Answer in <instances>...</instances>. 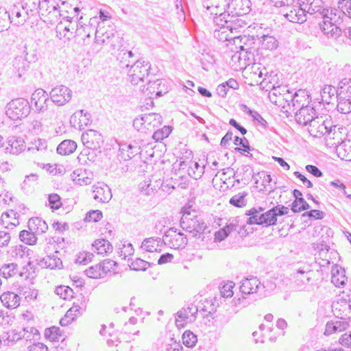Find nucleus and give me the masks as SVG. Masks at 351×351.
Instances as JSON below:
<instances>
[{
    "mask_svg": "<svg viewBox=\"0 0 351 351\" xmlns=\"http://www.w3.org/2000/svg\"><path fill=\"white\" fill-rule=\"evenodd\" d=\"M82 307L79 305H73L66 313L64 317L60 320V324L62 326H66L70 324L75 317L81 314Z\"/></svg>",
    "mask_w": 351,
    "mask_h": 351,
    "instance_id": "obj_42",
    "label": "nucleus"
},
{
    "mask_svg": "<svg viewBox=\"0 0 351 351\" xmlns=\"http://www.w3.org/2000/svg\"><path fill=\"white\" fill-rule=\"evenodd\" d=\"M309 96L303 90H298L291 96V103L293 110H298L309 105Z\"/></svg>",
    "mask_w": 351,
    "mask_h": 351,
    "instance_id": "obj_30",
    "label": "nucleus"
},
{
    "mask_svg": "<svg viewBox=\"0 0 351 351\" xmlns=\"http://www.w3.org/2000/svg\"><path fill=\"white\" fill-rule=\"evenodd\" d=\"M182 339L183 344L188 348H193L197 341V336L190 330L185 331Z\"/></svg>",
    "mask_w": 351,
    "mask_h": 351,
    "instance_id": "obj_58",
    "label": "nucleus"
},
{
    "mask_svg": "<svg viewBox=\"0 0 351 351\" xmlns=\"http://www.w3.org/2000/svg\"><path fill=\"white\" fill-rule=\"evenodd\" d=\"M163 243L171 248H183L187 244L186 237L181 232H177L175 228H170L165 232L163 238Z\"/></svg>",
    "mask_w": 351,
    "mask_h": 351,
    "instance_id": "obj_9",
    "label": "nucleus"
},
{
    "mask_svg": "<svg viewBox=\"0 0 351 351\" xmlns=\"http://www.w3.org/2000/svg\"><path fill=\"white\" fill-rule=\"evenodd\" d=\"M45 337L50 341H59V339L62 337L60 328L52 326L46 328L45 330Z\"/></svg>",
    "mask_w": 351,
    "mask_h": 351,
    "instance_id": "obj_57",
    "label": "nucleus"
},
{
    "mask_svg": "<svg viewBox=\"0 0 351 351\" xmlns=\"http://www.w3.org/2000/svg\"><path fill=\"white\" fill-rule=\"evenodd\" d=\"M338 89L331 85H325L321 90V97L323 101L329 104L332 97L337 96Z\"/></svg>",
    "mask_w": 351,
    "mask_h": 351,
    "instance_id": "obj_49",
    "label": "nucleus"
},
{
    "mask_svg": "<svg viewBox=\"0 0 351 351\" xmlns=\"http://www.w3.org/2000/svg\"><path fill=\"white\" fill-rule=\"evenodd\" d=\"M142 91L149 96L150 98L155 95L156 97H159L168 92L167 87L165 85V81L162 79H157L152 81L148 80L147 86H143Z\"/></svg>",
    "mask_w": 351,
    "mask_h": 351,
    "instance_id": "obj_14",
    "label": "nucleus"
},
{
    "mask_svg": "<svg viewBox=\"0 0 351 351\" xmlns=\"http://www.w3.org/2000/svg\"><path fill=\"white\" fill-rule=\"evenodd\" d=\"M77 148V143L72 140H64L57 147V153L62 155H69L74 152Z\"/></svg>",
    "mask_w": 351,
    "mask_h": 351,
    "instance_id": "obj_45",
    "label": "nucleus"
},
{
    "mask_svg": "<svg viewBox=\"0 0 351 351\" xmlns=\"http://www.w3.org/2000/svg\"><path fill=\"white\" fill-rule=\"evenodd\" d=\"M348 326L349 324L346 319L328 322L326 325L324 335L328 336L333 333L342 332L347 329Z\"/></svg>",
    "mask_w": 351,
    "mask_h": 351,
    "instance_id": "obj_31",
    "label": "nucleus"
},
{
    "mask_svg": "<svg viewBox=\"0 0 351 351\" xmlns=\"http://www.w3.org/2000/svg\"><path fill=\"white\" fill-rule=\"evenodd\" d=\"M145 128L147 130L152 131L162 123V117L158 113H149L143 114Z\"/></svg>",
    "mask_w": 351,
    "mask_h": 351,
    "instance_id": "obj_38",
    "label": "nucleus"
},
{
    "mask_svg": "<svg viewBox=\"0 0 351 351\" xmlns=\"http://www.w3.org/2000/svg\"><path fill=\"white\" fill-rule=\"evenodd\" d=\"M239 222L240 219L239 217L229 220V223L223 228V237H227L231 232L237 230V228L241 229L243 227V224H239Z\"/></svg>",
    "mask_w": 351,
    "mask_h": 351,
    "instance_id": "obj_53",
    "label": "nucleus"
},
{
    "mask_svg": "<svg viewBox=\"0 0 351 351\" xmlns=\"http://www.w3.org/2000/svg\"><path fill=\"white\" fill-rule=\"evenodd\" d=\"M73 180L79 185L90 184L91 181L89 178L84 176L81 169H77L71 174Z\"/></svg>",
    "mask_w": 351,
    "mask_h": 351,
    "instance_id": "obj_56",
    "label": "nucleus"
},
{
    "mask_svg": "<svg viewBox=\"0 0 351 351\" xmlns=\"http://www.w3.org/2000/svg\"><path fill=\"white\" fill-rule=\"evenodd\" d=\"M40 0H23L20 4L23 12L29 17L36 16L38 12Z\"/></svg>",
    "mask_w": 351,
    "mask_h": 351,
    "instance_id": "obj_40",
    "label": "nucleus"
},
{
    "mask_svg": "<svg viewBox=\"0 0 351 351\" xmlns=\"http://www.w3.org/2000/svg\"><path fill=\"white\" fill-rule=\"evenodd\" d=\"M22 338L26 341L36 340L40 335L38 330L34 327H26L21 332Z\"/></svg>",
    "mask_w": 351,
    "mask_h": 351,
    "instance_id": "obj_59",
    "label": "nucleus"
},
{
    "mask_svg": "<svg viewBox=\"0 0 351 351\" xmlns=\"http://www.w3.org/2000/svg\"><path fill=\"white\" fill-rule=\"evenodd\" d=\"M230 8L233 7V12L237 16H241L250 11L251 2L250 0H232Z\"/></svg>",
    "mask_w": 351,
    "mask_h": 351,
    "instance_id": "obj_39",
    "label": "nucleus"
},
{
    "mask_svg": "<svg viewBox=\"0 0 351 351\" xmlns=\"http://www.w3.org/2000/svg\"><path fill=\"white\" fill-rule=\"evenodd\" d=\"M232 15L230 14L229 12L227 13L226 19H223V22H219V25H222L223 27H226L230 30L231 32H233V30L237 31L239 28L244 27L247 23L239 18L240 16H237L231 11Z\"/></svg>",
    "mask_w": 351,
    "mask_h": 351,
    "instance_id": "obj_19",
    "label": "nucleus"
},
{
    "mask_svg": "<svg viewBox=\"0 0 351 351\" xmlns=\"http://www.w3.org/2000/svg\"><path fill=\"white\" fill-rule=\"evenodd\" d=\"M312 271L311 270H305L299 269L296 272L292 274V286L293 288L298 291H304L307 289L309 282L311 280Z\"/></svg>",
    "mask_w": 351,
    "mask_h": 351,
    "instance_id": "obj_12",
    "label": "nucleus"
},
{
    "mask_svg": "<svg viewBox=\"0 0 351 351\" xmlns=\"http://www.w3.org/2000/svg\"><path fill=\"white\" fill-rule=\"evenodd\" d=\"M10 13L5 8L0 7V32L7 30L10 24Z\"/></svg>",
    "mask_w": 351,
    "mask_h": 351,
    "instance_id": "obj_55",
    "label": "nucleus"
},
{
    "mask_svg": "<svg viewBox=\"0 0 351 351\" xmlns=\"http://www.w3.org/2000/svg\"><path fill=\"white\" fill-rule=\"evenodd\" d=\"M299 5L306 8V14H316V17L321 18L323 8L322 0H299Z\"/></svg>",
    "mask_w": 351,
    "mask_h": 351,
    "instance_id": "obj_23",
    "label": "nucleus"
},
{
    "mask_svg": "<svg viewBox=\"0 0 351 351\" xmlns=\"http://www.w3.org/2000/svg\"><path fill=\"white\" fill-rule=\"evenodd\" d=\"M328 145L330 146H335L337 153L342 160L347 161H351V140H343L339 142V140L337 142L328 143Z\"/></svg>",
    "mask_w": 351,
    "mask_h": 351,
    "instance_id": "obj_21",
    "label": "nucleus"
},
{
    "mask_svg": "<svg viewBox=\"0 0 351 351\" xmlns=\"http://www.w3.org/2000/svg\"><path fill=\"white\" fill-rule=\"evenodd\" d=\"M10 13V23L16 25L23 24L29 17L23 12L21 4L14 5Z\"/></svg>",
    "mask_w": 351,
    "mask_h": 351,
    "instance_id": "obj_32",
    "label": "nucleus"
},
{
    "mask_svg": "<svg viewBox=\"0 0 351 351\" xmlns=\"http://www.w3.org/2000/svg\"><path fill=\"white\" fill-rule=\"evenodd\" d=\"M31 110V106L27 99L17 98L7 105L6 114L12 120L27 117Z\"/></svg>",
    "mask_w": 351,
    "mask_h": 351,
    "instance_id": "obj_5",
    "label": "nucleus"
},
{
    "mask_svg": "<svg viewBox=\"0 0 351 351\" xmlns=\"http://www.w3.org/2000/svg\"><path fill=\"white\" fill-rule=\"evenodd\" d=\"M93 246L95 249V252L98 254L104 255L112 251V245L108 240L104 239L95 241Z\"/></svg>",
    "mask_w": 351,
    "mask_h": 351,
    "instance_id": "obj_46",
    "label": "nucleus"
},
{
    "mask_svg": "<svg viewBox=\"0 0 351 351\" xmlns=\"http://www.w3.org/2000/svg\"><path fill=\"white\" fill-rule=\"evenodd\" d=\"M49 95L42 89H36L31 96V106L35 112H44L47 110Z\"/></svg>",
    "mask_w": 351,
    "mask_h": 351,
    "instance_id": "obj_11",
    "label": "nucleus"
},
{
    "mask_svg": "<svg viewBox=\"0 0 351 351\" xmlns=\"http://www.w3.org/2000/svg\"><path fill=\"white\" fill-rule=\"evenodd\" d=\"M19 214L14 210H10L1 215L0 226L4 229H13L19 224Z\"/></svg>",
    "mask_w": 351,
    "mask_h": 351,
    "instance_id": "obj_20",
    "label": "nucleus"
},
{
    "mask_svg": "<svg viewBox=\"0 0 351 351\" xmlns=\"http://www.w3.org/2000/svg\"><path fill=\"white\" fill-rule=\"evenodd\" d=\"M334 315L341 319H347L351 317V300L340 298L332 304Z\"/></svg>",
    "mask_w": 351,
    "mask_h": 351,
    "instance_id": "obj_15",
    "label": "nucleus"
},
{
    "mask_svg": "<svg viewBox=\"0 0 351 351\" xmlns=\"http://www.w3.org/2000/svg\"><path fill=\"white\" fill-rule=\"evenodd\" d=\"M90 27L88 26H81L80 27H77L75 29V36L76 40L79 39L80 37H82L81 40H82L81 42L80 40H79L77 42L81 44L82 45H88L90 43V32H88V29Z\"/></svg>",
    "mask_w": 351,
    "mask_h": 351,
    "instance_id": "obj_48",
    "label": "nucleus"
},
{
    "mask_svg": "<svg viewBox=\"0 0 351 351\" xmlns=\"http://www.w3.org/2000/svg\"><path fill=\"white\" fill-rule=\"evenodd\" d=\"M319 26L324 34L329 38L337 39L342 33L339 25H337L335 23H330L323 21L322 23H319Z\"/></svg>",
    "mask_w": 351,
    "mask_h": 351,
    "instance_id": "obj_29",
    "label": "nucleus"
},
{
    "mask_svg": "<svg viewBox=\"0 0 351 351\" xmlns=\"http://www.w3.org/2000/svg\"><path fill=\"white\" fill-rule=\"evenodd\" d=\"M141 153V147L137 143L122 144L119 147L118 156L123 160L132 159Z\"/></svg>",
    "mask_w": 351,
    "mask_h": 351,
    "instance_id": "obj_22",
    "label": "nucleus"
},
{
    "mask_svg": "<svg viewBox=\"0 0 351 351\" xmlns=\"http://www.w3.org/2000/svg\"><path fill=\"white\" fill-rule=\"evenodd\" d=\"M151 64L143 60H136L126 72L130 82L137 85L149 77Z\"/></svg>",
    "mask_w": 351,
    "mask_h": 351,
    "instance_id": "obj_4",
    "label": "nucleus"
},
{
    "mask_svg": "<svg viewBox=\"0 0 351 351\" xmlns=\"http://www.w3.org/2000/svg\"><path fill=\"white\" fill-rule=\"evenodd\" d=\"M134 53L132 51L121 49L119 52L117 60L119 62V67L123 72H127L136 60H133Z\"/></svg>",
    "mask_w": 351,
    "mask_h": 351,
    "instance_id": "obj_24",
    "label": "nucleus"
},
{
    "mask_svg": "<svg viewBox=\"0 0 351 351\" xmlns=\"http://www.w3.org/2000/svg\"><path fill=\"white\" fill-rule=\"evenodd\" d=\"M180 226L184 230L191 234L193 237H199L207 228L204 221L197 216L195 210L191 213L186 210H183Z\"/></svg>",
    "mask_w": 351,
    "mask_h": 351,
    "instance_id": "obj_1",
    "label": "nucleus"
},
{
    "mask_svg": "<svg viewBox=\"0 0 351 351\" xmlns=\"http://www.w3.org/2000/svg\"><path fill=\"white\" fill-rule=\"evenodd\" d=\"M95 42L98 44L110 43L111 46L114 49L119 46L121 43V38L115 29L112 27H108L106 29L101 27L99 24V28L95 32Z\"/></svg>",
    "mask_w": 351,
    "mask_h": 351,
    "instance_id": "obj_8",
    "label": "nucleus"
},
{
    "mask_svg": "<svg viewBox=\"0 0 351 351\" xmlns=\"http://www.w3.org/2000/svg\"><path fill=\"white\" fill-rule=\"evenodd\" d=\"M240 290L243 294L254 293H259L261 294L262 293L261 282L256 277L247 278L242 281Z\"/></svg>",
    "mask_w": 351,
    "mask_h": 351,
    "instance_id": "obj_18",
    "label": "nucleus"
},
{
    "mask_svg": "<svg viewBox=\"0 0 351 351\" xmlns=\"http://www.w3.org/2000/svg\"><path fill=\"white\" fill-rule=\"evenodd\" d=\"M316 114L314 108L311 105H308L296 110L295 119L300 125H308L318 116Z\"/></svg>",
    "mask_w": 351,
    "mask_h": 351,
    "instance_id": "obj_16",
    "label": "nucleus"
},
{
    "mask_svg": "<svg viewBox=\"0 0 351 351\" xmlns=\"http://www.w3.org/2000/svg\"><path fill=\"white\" fill-rule=\"evenodd\" d=\"M28 250H29L27 247L19 245L12 247L10 253L13 258H15L16 259H22L28 255Z\"/></svg>",
    "mask_w": 351,
    "mask_h": 351,
    "instance_id": "obj_61",
    "label": "nucleus"
},
{
    "mask_svg": "<svg viewBox=\"0 0 351 351\" xmlns=\"http://www.w3.org/2000/svg\"><path fill=\"white\" fill-rule=\"evenodd\" d=\"M252 47H245L244 45H240V51L236 53L233 58H237L243 64L250 65L254 62V53L251 51Z\"/></svg>",
    "mask_w": 351,
    "mask_h": 351,
    "instance_id": "obj_41",
    "label": "nucleus"
},
{
    "mask_svg": "<svg viewBox=\"0 0 351 351\" xmlns=\"http://www.w3.org/2000/svg\"><path fill=\"white\" fill-rule=\"evenodd\" d=\"M28 229L34 232L37 236L45 233L48 230V226L45 221L40 217H32L27 223Z\"/></svg>",
    "mask_w": 351,
    "mask_h": 351,
    "instance_id": "obj_28",
    "label": "nucleus"
},
{
    "mask_svg": "<svg viewBox=\"0 0 351 351\" xmlns=\"http://www.w3.org/2000/svg\"><path fill=\"white\" fill-rule=\"evenodd\" d=\"M19 237L23 243L29 245L36 244L38 240L37 235L29 229L28 230H23L21 231Z\"/></svg>",
    "mask_w": 351,
    "mask_h": 351,
    "instance_id": "obj_51",
    "label": "nucleus"
},
{
    "mask_svg": "<svg viewBox=\"0 0 351 351\" xmlns=\"http://www.w3.org/2000/svg\"><path fill=\"white\" fill-rule=\"evenodd\" d=\"M234 143L236 145H239L241 147H236L235 150L241 154L247 153L250 154V151L251 150L250 146L249 145V142L247 139L245 137L240 138L239 136H235L234 140Z\"/></svg>",
    "mask_w": 351,
    "mask_h": 351,
    "instance_id": "obj_54",
    "label": "nucleus"
},
{
    "mask_svg": "<svg viewBox=\"0 0 351 351\" xmlns=\"http://www.w3.org/2000/svg\"><path fill=\"white\" fill-rule=\"evenodd\" d=\"M93 193V198L100 202H108L112 197L110 189L106 184L94 186Z\"/></svg>",
    "mask_w": 351,
    "mask_h": 351,
    "instance_id": "obj_35",
    "label": "nucleus"
},
{
    "mask_svg": "<svg viewBox=\"0 0 351 351\" xmlns=\"http://www.w3.org/2000/svg\"><path fill=\"white\" fill-rule=\"evenodd\" d=\"M336 125H333L330 119L317 116L308 125V131L315 138H320L325 135L335 134Z\"/></svg>",
    "mask_w": 351,
    "mask_h": 351,
    "instance_id": "obj_3",
    "label": "nucleus"
},
{
    "mask_svg": "<svg viewBox=\"0 0 351 351\" xmlns=\"http://www.w3.org/2000/svg\"><path fill=\"white\" fill-rule=\"evenodd\" d=\"M75 27L71 26V24L64 25L62 23L58 24L56 27V36L59 39L64 38L66 40H70L73 36V30Z\"/></svg>",
    "mask_w": 351,
    "mask_h": 351,
    "instance_id": "obj_44",
    "label": "nucleus"
},
{
    "mask_svg": "<svg viewBox=\"0 0 351 351\" xmlns=\"http://www.w3.org/2000/svg\"><path fill=\"white\" fill-rule=\"evenodd\" d=\"M99 267H101V271H102V275L104 276L108 272H110L114 270L115 267H117V263L114 261L110 259L104 260L102 262L99 263Z\"/></svg>",
    "mask_w": 351,
    "mask_h": 351,
    "instance_id": "obj_63",
    "label": "nucleus"
},
{
    "mask_svg": "<svg viewBox=\"0 0 351 351\" xmlns=\"http://www.w3.org/2000/svg\"><path fill=\"white\" fill-rule=\"evenodd\" d=\"M0 300L8 308H15L20 304V297L14 292L8 291L0 296Z\"/></svg>",
    "mask_w": 351,
    "mask_h": 351,
    "instance_id": "obj_37",
    "label": "nucleus"
},
{
    "mask_svg": "<svg viewBox=\"0 0 351 351\" xmlns=\"http://www.w3.org/2000/svg\"><path fill=\"white\" fill-rule=\"evenodd\" d=\"M82 141L86 148L94 152L101 147L103 144V136L94 130H88L82 135Z\"/></svg>",
    "mask_w": 351,
    "mask_h": 351,
    "instance_id": "obj_13",
    "label": "nucleus"
},
{
    "mask_svg": "<svg viewBox=\"0 0 351 351\" xmlns=\"http://www.w3.org/2000/svg\"><path fill=\"white\" fill-rule=\"evenodd\" d=\"M341 90V93H338L337 99V109L338 112L341 114H346L351 110V97H350L348 93Z\"/></svg>",
    "mask_w": 351,
    "mask_h": 351,
    "instance_id": "obj_33",
    "label": "nucleus"
},
{
    "mask_svg": "<svg viewBox=\"0 0 351 351\" xmlns=\"http://www.w3.org/2000/svg\"><path fill=\"white\" fill-rule=\"evenodd\" d=\"M162 243L163 240L160 237H149L143 240L141 247L149 252H160Z\"/></svg>",
    "mask_w": 351,
    "mask_h": 351,
    "instance_id": "obj_36",
    "label": "nucleus"
},
{
    "mask_svg": "<svg viewBox=\"0 0 351 351\" xmlns=\"http://www.w3.org/2000/svg\"><path fill=\"white\" fill-rule=\"evenodd\" d=\"M233 42L237 48L240 49V45H244L245 47H251L252 45L254 44V38L245 35L239 36L234 37Z\"/></svg>",
    "mask_w": 351,
    "mask_h": 351,
    "instance_id": "obj_60",
    "label": "nucleus"
},
{
    "mask_svg": "<svg viewBox=\"0 0 351 351\" xmlns=\"http://www.w3.org/2000/svg\"><path fill=\"white\" fill-rule=\"evenodd\" d=\"M172 131L170 126H164L162 129L157 130L152 135V137L156 141H160L169 136Z\"/></svg>",
    "mask_w": 351,
    "mask_h": 351,
    "instance_id": "obj_64",
    "label": "nucleus"
},
{
    "mask_svg": "<svg viewBox=\"0 0 351 351\" xmlns=\"http://www.w3.org/2000/svg\"><path fill=\"white\" fill-rule=\"evenodd\" d=\"M247 193L245 191L240 192L234 195H233L229 200V203L237 208H242L246 206L247 204Z\"/></svg>",
    "mask_w": 351,
    "mask_h": 351,
    "instance_id": "obj_50",
    "label": "nucleus"
},
{
    "mask_svg": "<svg viewBox=\"0 0 351 351\" xmlns=\"http://www.w3.org/2000/svg\"><path fill=\"white\" fill-rule=\"evenodd\" d=\"M25 144L24 140L19 136H11L8 140V147L6 150L10 149V153L14 155H18L25 150Z\"/></svg>",
    "mask_w": 351,
    "mask_h": 351,
    "instance_id": "obj_34",
    "label": "nucleus"
},
{
    "mask_svg": "<svg viewBox=\"0 0 351 351\" xmlns=\"http://www.w3.org/2000/svg\"><path fill=\"white\" fill-rule=\"evenodd\" d=\"M205 166H200L197 162H191L188 169V174L195 180L202 178L204 173Z\"/></svg>",
    "mask_w": 351,
    "mask_h": 351,
    "instance_id": "obj_52",
    "label": "nucleus"
},
{
    "mask_svg": "<svg viewBox=\"0 0 351 351\" xmlns=\"http://www.w3.org/2000/svg\"><path fill=\"white\" fill-rule=\"evenodd\" d=\"M129 266L131 269L135 271H145L150 266V263L141 258H136L131 262Z\"/></svg>",
    "mask_w": 351,
    "mask_h": 351,
    "instance_id": "obj_62",
    "label": "nucleus"
},
{
    "mask_svg": "<svg viewBox=\"0 0 351 351\" xmlns=\"http://www.w3.org/2000/svg\"><path fill=\"white\" fill-rule=\"evenodd\" d=\"M58 252L56 251L53 254L43 258L38 262L39 266L51 269H61L62 267V262L58 257Z\"/></svg>",
    "mask_w": 351,
    "mask_h": 351,
    "instance_id": "obj_26",
    "label": "nucleus"
},
{
    "mask_svg": "<svg viewBox=\"0 0 351 351\" xmlns=\"http://www.w3.org/2000/svg\"><path fill=\"white\" fill-rule=\"evenodd\" d=\"M197 311V307L194 304H190L186 308H182L177 313L178 317L176 319V325L178 326H183L182 324H179V322L182 321L189 319V321L191 322L192 320H195Z\"/></svg>",
    "mask_w": 351,
    "mask_h": 351,
    "instance_id": "obj_25",
    "label": "nucleus"
},
{
    "mask_svg": "<svg viewBox=\"0 0 351 351\" xmlns=\"http://www.w3.org/2000/svg\"><path fill=\"white\" fill-rule=\"evenodd\" d=\"M261 48L265 50L273 51L278 48L279 43L274 36L263 34L260 38Z\"/></svg>",
    "mask_w": 351,
    "mask_h": 351,
    "instance_id": "obj_43",
    "label": "nucleus"
},
{
    "mask_svg": "<svg viewBox=\"0 0 351 351\" xmlns=\"http://www.w3.org/2000/svg\"><path fill=\"white\" fill-rule=\"evenodd\" d=\"M262 208H259L258 209L252 208L247 210L245 215L249 217L246 219V223L250 225L258 224L266 227L276 223L277 218H276V214L274 213V210L270 209L264 213H262Z\"/></svg>",
    "mask_w": 351,
    "mask_h": 351,
    "instance_id": "obj_2",
    "label": "nucleus"
},
{
    "mask_svg": "<svg viewBox=\"0 0 351 351\" xmlns=\"http://www.w3.org/2000/svg\"><path fill=\"white\" fill-rule=\"evenodd\" d=\"M40 5L38 8V15L40 19L47 23H54L60 15L59 13V5L53 1H40Z\"/></svg>",
    "mask_w": 351,
    "mask_h": 351,
    "instance_id": "obj_7",
    "label": "nucleus"
},
{
    "mask_svg": "<svg viewBox=\"0 0 351 351\" xmlns=\"http://www.w3.org/2000/svg\"><path fill=\"white\" fill-rule=\"evenodd\" d=\"M203 6L210 14L217 16L215 17L217 24L223 22L229 12L226 9H230L228 0H204Z\"/></svg>",
    "mask_w": 351,
    "mask_h": 351,
    "instance_id": "obj_6",
    "label": "nucleus"
},
{
    "mask_svg": "<svg viewBox=\"0 0 351 351\" xmlns=\"http://www.w3.org/2000/svg\"><path fill=\"white\" fill-rule=\"evenodd\" d=\"M13 72L17 77H21L29 67V63L22 57H17L13 61Z\"/></svg>",
    "mask_w": 351,
    "mask_h": 351,
    "instance_id": "obj_47",
    "label": "nucleus"
},
{
    "mask_svg": "<svg viewBox=\"0 0 351 351\" xmlns=\"http://www.w3.org/2000/svg\"><path fill=\"white\" fill-rule=\"evenodd\" d=\"M50 99L53 103L58 106L67 104L72 97L71 90L64 85L57 86L49 93Z\"/></svg>",
    "mask_w": 351,
    "mask_h": 351,
    "instance_id": "obj_10",
    "label": "nucleus"
},
{
    "mask_svg": "<svg viewBox=\"0 0 351 351\" xmlns=\"http://www.w3.org/2000/svg\"><path fill=\"white\" fill-rule=\"evenodd\" d=\"M287 10H289V12H286L285 18L292 23H303L307 19L306 14V8L300 6H287Z\"/></svg>",
    "mask_w": 351,
    "mask_h": 351,
    "instance_id": "obj_17",
    "label": "nucleus"
},
{
    "mask_svg": "<svg viewBox=\"0 0 351 351\" xmlns=\"http://www.w3.org/2000/svg\"><path fill=\"white\" fill-rule=\"evenodd\" d=\"M343 14L344 12L339 11L335 9H323L321 12V18L326 22L335 23L337 25H339L342 23L341 15Z\"/></svg>",
    "mask_w": 351,
    "mask_h": 351,
    "instance_id": "obj_27",
    "label": "nucleus"
}]
</instances>
